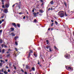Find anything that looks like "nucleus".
<instances>
[{
	"label": "nucleus",
	"mask_w": 74,
	"mask_h": 74,
	"mask_svg": "<svg viewBox=\"0 0 74 74\" xmlns=\"http://www.w3.org/2000/svg\"><path fill=\"white\" fill-rule=\"evenodd\" d=\"M62 11H60L58 12V15L61 18H63L64 16V14L62 13Z\"/></svg>",
	"instance_id": "obj_1"
},
{
	"label": "nucleus",
	"mask_w": 74,
	"mask_h": 74,
	"mask_svg": "<svg viewBox=\"0 0 74 74\" xmlns=\"http://www.w3.org/2000/svg\"><path fill=\"white\" fill-rule=\"evenodd\" d=\"M66 69L68 70H71V71H73V68L72 67H69L68 66H66Z\"/></svg>",
	"instance_id": "obj_2"
},
{
	"label": "nucleus",
	"mask_w": 74,
	"mask_h": 74,
	"mask_svg": "<svg viewBox=\"0 0 74 74\" xmlns=\"http://www.w3.org/2000/svg\"><path fill=\"white\" fill-rule=\"evenodd\" d=\"M65 57L66 59H69L70 58V54H67L65 56Z\"/></svg>",
	"instance_id": "obj_3"
},
{
	"label": "nucleus",
	"mask_w": 74,
	"mask_h": 74,
	"mask_svg": "<svg viewBox=\"0 0 74 74\" xmlns=\"http://www.w3.org/2000/svg\"><path fill=\"white\" fill-rule=\"evenodd\" d=\"M29 51H30V52L29 53L28 57H30V53H33L32 51V50H30Z\"/></svg>",
	"instance_id": "obj_4"
},
{
	"label": "nucleus",
	"mask_w": 74,
	"mask_h": 74,
	"mask_svg": "<svg viewBox=\"0 0 74 74\" xmlns=\"http://www.w3.org/2000/svg\"><path fill=\"white\" fill-rule=\"evenodd\" d=\"M26 68L27 69H31L30 67V66H29L28 65H27L26 66Z\"/></svg>",
	"instance_id": "obj_5"
},
{
	"label": "nucleus",
	"mask_w": 74,
	"mask_h": 74,
	"mask_svg": "<svg viewBox=\"0 0 74 74\" xmlns=\"http://www.w3.org/2000/svg\"><path fill=\"white\" fill-rule=\"evenodd\" d=\"M12 25L13 26H14L15 27H16V24H15V23H12Z\"/></svg>",
	"instance_id": "obj_6"
},
{
	"label": "nucleus",
	"mask_w": 74,
	"mask_h": 74,
	"mask_svg": "<svg viewBox=\"0 0 74 74\" xmlns=\"http://www.w3.org/2000/svg\"><path fill=\"white\" fill-rule=\"evenodd\" d=\"M46 48L48 49L49 48H51V46L47 45L46 46Z\"/></svg>",
	"instance_id": "obj_7"
},
{
	"label": "nucleus",
	"mask_w": 74,
	"mask_h": 74,
	"mask_svg": "<svg viewBox=\"0 0 74 74\" xmlns=\"http://www.w3.org/2000/svg\"><path fill=\"white\" fill-rule=\"evenodd\" d=\"M11 35L12 36H15V34H14V33L13 32L11 33Z\"/></svg>",
	"instance_id": "obj_8"
},
{
	"label": "nucleus",
	"mask_w": 74,
	"mask_h": 74,
	"mask_svg": "<svg viewBox=\"0 0 74 74\" xmlns=\"http://www.w3.org/2000/svg\"><path fill=\"white\" fill-rule=\"evenodd\" d=\"M7 11L8 10L7 9H5L3 11V12H5V13H7Z\"/></svg>",
	"instance_id": "obj_9"
},
{
	"label": "nucleus",
	"mask_w": 74,
	"mask_h": 74,
	"mask_svg": "<svg viewBox=\"0 0 74 74\" xmlns=\"http://www.w3.org/2000/svg\"><path fill=\"white\" fill-rule=\"evenodd\" d=\"M53 1H52L51 2H50V3H49L50 4H53Z\"/></svg>",
	"instance_id": "obj_10"
},
{
	"label": "nucleus",
	"mask_w": 74,
	"mask_h": 74,
	"mask_svg": "<svg viewBox=\"0 0 74 74\" xmlns=\"http://www.w3.org/2000/svg\"><path fill=\"white\" fill-rule=\"evenodd\" d=\"M64 5H65V7H67V4L66 3V2H65V1H64Z\"/></svg>",
	"instance_id": "obj_11"
},
{
	"label": "nucleus",
	"mask_w": 74,
	"mask_h": 74,
	"mask_svg": "<svg viewBox=\"0 0 74 74\" xmlns=\"http://www.w3.org/2000/svg\"><path fill=\"white\" fill-rule=\"evenodd\" d=\"M32 71H35V68L34 67H33L32 68Z\"/></svg>",
	"instance_id": "obj_12"
},
{
	"label": "nucleus",
	"mask_w": 74,
	"mask_h": 74,
	"mask_svg": "<svg viewBox=\"0 0 74 74\" xmlns=\"http://www.w3.org/2000/svg\"><path fill=\"white\" fill-rule=\"evenodd\" d=\"M2 51V53H4V52H5V49H3Z\"/></svg>",
	"instance_id": "obj_13"
},
{
	"label": "nucleus",
	"mask_w": 74,
	"mask_h": 74,
	"mask_svg": "<svg viewBox=\"0 0 74 74\" xmlns=\"http://www.w3.org/2000/svg\"><path fill=\"white\" fill-rule=\"evenodd\" d=\"M39 11L41 13H43V12H44V11L42 10H40Z\"/></svg>",
	"instance_id": "obj_14"
},
{
	"label": "nucleus",
	"mask_w": 74,
	"mask_h": 74,
	"mask_svg": "<svg viewBox=\"0 0 74 74\" xmlns=\"http://www.w3.org/2000/svg\"><path fill=\"white\" fill-rule=\"evenodd\" d=\"M33 14L34 15V16H37V14H36V13L34 12L33 13Z\"/></svg>",
	"instance_id": "obj_15"
},
{
	"label": "nucleus",
	"mask_w": 74,
	"mask_h": 74,
	"mask_svg": "<svg viewBox=\"0 0 74 74\" xmlns=\"http://www.w3.org/2000/svg\"><path fill=\"white\" fill-rule=\"evenodd\" d=\"M5 5L6 7L7 8H8L9 7V5L8 4H6Z\"/></svg>",
	"instance_id": "obj_16"
},
{
	"label": "nucleus",
	"mask_w": 74,
	"mask_h": 74,
	"mask_svg": "<svg viewBox=\"0 0 74 74\" xmlns=\"http://www.w3.org/2000/svg\"><path fill=\"white\" fill-rule=\"evenodd\" d=\"M17 25L18 27H20V24H17Z\"/></svg>",
	"instance_id": "obj_17"
},
{
	"label": "nucleus",
	"mask_w": 74,
	"mask_h": 74,
	"mask_svg": "<svg viewBox=\"0 0 74 74\" xmlns=\"http://www.w3.org/2000/svg\"><path fill=\"white\" fill-rule=\"evenodd\" d=\"M5 74H7V71H5L3 72Z\"/></svg>",
	"instance_id": "obj_18"
},
{
	"label": "nucleus",
	"mask_w": 74,
	"mask_h": 74,
	"mask_svg": "<svg viewBox=\"0 0 74 74\" xmlns=\"http://www.w3.org/2000/svg\"><path fill=\"white\" fill-rule=\"evenodd\" d=\"M9 64V66L11 67V66H12V64H11V62H10Z\"/></svg>",
	"instance_id": "obj_19"
},
{
	"label": "nucleus",
	"mask_w": 74,
	"mask_h": 74,
	"mask_svg": "<svg viewBox=\"0 0 74 74\" xmlns=\"http://www.w3.org/2000/svg\"><path fill=\"white\" fill-rule=\"evenodd\" d=\"M11 30L12 31H13L14 30V28H13L12 27H11L10 28Z\"/></svg>",
	"instance_id": "obj_20"
},
{
	"label": "nucleus",
	"mask_w": 74,
	"mask_h": 74,
	"mask_svg": "<svg viewBox=\"0 0 74 74\" xmlns=\"http://www.w3.org/2000/svg\"><path fill=\"white\" fill-rule=\"evenodd\" d=\"M18 38H19L18 36H16V37H15V38H16V39H17Z\"/></svg>",
	"instance_id": "obj_21"
},
{
	"label": "nucleus",
	"mask_w": 74,
	"mask_h": 74,
	"mask_svg": "<svg viewBox=\"0 0 74 74\" xmlns=\"http://www.w3.org/2000/svg\"><path fill=\"white\" fill-rule=\"evenodd\" d=\"M34 56L35 57H37V54H36V53H34Z\"/></svg>",
	"instance_id": "obj_22"
},
{
	"label": "nucleus",
	"mask_w": 74,
	"mask_h": 74,
	"mask_svg": "<svg viewBox=\"0 0 74 74\" xmlns=\"http://www.w3.org/2000/svg\"><path fill=\"white\" fill-rule=\"evenodd\" d=\"M3 40L2 39H0V43H2Z\"/></svg>",
	"instance_id": "obj_23"
},
{
	"label": "nucleus",
	"mask_w": 74,
	"mask_h": 74,
	"mask_svg": "<svg viewBox=\"0 0 74 74\" xmlns=\"http://www.w3.org/2000/svg\"><path fill=\"white\" fill-rule=\"evenodd\" d=\"M46 42H47V44H49V41H48V40H46Z\"/></svg>",
	"instance_id": "obj_24"
},
{
	"label": "nucleus",
	"mask_w": 74,
	"mask_h": 74,
	"mask_svg": "<svg viewBox=\"0 0 74 74\" xmlns=\"http://www.w3.org/2000/svg\"><path fill=\"white\" fill-rule=\"evenodd\" d=\"M54 48L55 49H56V50H58V48H56V46H54Z\"/></svg>",
	"instance_id": "obj_25"
},
{
	"label": "nucleus",
	"mask_w": 74,
	"mask_h": 74,
	"mask_svg": "<svg viewBox=\"0 0 74 74\" xmlns=\"http://www.w3.org/2000/svg\"><path fill=\"white\" fill-rule=\"evenodd\" d=\"M6 56H7V57H10V54L7 55Z\"/></svg>",
	"instance_id": "obj_26"
},
{
	"label": "nucleus",
	"mask_w": 74,
	"mask_h": 74,
	"mask_svg": "<svg viewBox=\"0 0 74 74\" xmlns=\"http://www.w3.org/2000/svg\"><path fill=\"white\" fill-rule=\"evenodd\" d=\"M2 65H3V63H0V67H2Z\"/></svg>",
	"instance_id": "obj_27"
},
{
	"label": "nucleus",
	"mask_w": 74,
	"mask_h": 74,
	"mask_svg": "<svg viewBox=\"0 0 74 74\" xmlns=\"http://www.w3.org/2000/svg\"><path fill=\"white\" fill-rule=\"evenodd\" d=\"M15 44L16 45H18V43L16 42H15Z\"/></svg>",
	"instance_id": "obj_28"
},
{
	"label": "nucleus",
	"mask_w": 74,
	"mask_h": 74,
	"mask_svg": "<svg viewBox=\"0 0 74 74\" xmlns=\"http://www.w3.org/2000/svg\"><path fill=\"white\" fill-rule=\"evenodd\" d=\"M65 15L66 16H67V14H66V12L65 13Z\"/></svg>",
	"instance_id": "obj_29"
},
{
	"label": "nucleus",
	"mask_w": 74,
	"mask_h": 74,
	"mask_svg": "<svg viewBox=\"0 0 74 74\" xmlns=\"http://www.w3.org/2000/svg\"><path fill=\"white\" fill-rule=\"evenodd\" d=\"M49 50L50 51V52H52V49L51 48H50L49 49Z\"/></svg>",
	"instance_id": "obj_30"
},
{
	"label": "nucleus",
	"mask_w": 74,
	"mask_h": 74,
	"mask_svg": "<svg viewBox=\"0 0 74 74\" xmlns=\"http://www.w3.org/2000/svg\"><path fill=\"white\" fill-rule=\"evenodd\" d=\"M50 10H51V11H52V10H55V8H51Z\"/></svg>",
	"instance_id": "obj_31"
},
{
	"label": "nucleus",
	"mask_w": 74,
	"mask_h": 74,
	"mask_svg": "<svg viewBox=\"0 0 74 74\" xmlns=\"http://www.w3.org/2000/svg\"><path fill=\"white\" fill-rule=\"evenodd\" d=\"M36 21H37V20L36 19H35V20H34V22H36Z\"/></svg>",
	"instance_id": "obj_32"
},
{
	"label": "nucleus",
	"mask_w": 74,
	"mask_h": 74,
	"mask_svg": "<svg viewBox=\"0 0 74 74\" xmlns=\"http://www.w3.org/2000/svg\"><path fill=\"white\" fill-rule=\"evenodd\" d=\"M2 58H3V57H2V56L1 55L0 57V59H2Z\"/></svg>",
	"instance_id": "obj_33"
},
{
	"label": "nucleus",
	"mask_w": 74,
	"mask_h": 74,
	"mask_svg": "<svg viewBox=\"0 0 74 74\" xmlns=\"http://www.w3.org/2000/svg\"><path fill=\"white\" fill-rule=\"evenodd\" d=\"M13 55L15 56V57H16V55L15 54V53H14V54H13Z\"/></svg>",
	"instance_id": "obj_34"
},
{
	"label": "nucleus",
	"mask_w": 74,
	"mask_h": 74,
	"mask_svg": "<svg viewBox=\"0 0 74 74\" xmlns=\"http://www.w3.org/2000/svg\"><path fill=\"white\" fill-rule=\"evenodd\" d=\"M55 23L56 24V25H58V23H57V21H55Z\"/></svg>",
	"instance_id": "obj_35"
},
{
	"label": "nucleus",
	"mask_w": 74,
	"mask_h": 74,
	"mask_svg": "<svg viewBox=\"0 0 74 74\" xmlns=\"http://www.w3.org/2000/svg\"><path fill=\"white\" fill-rule=\"evenodd\" d=\"M4 47H5V48H7L8 46L6 45H4Z\"/></svg>",
	"instance_id": "obj_36"
},
{
	"label": "nucleus",
	"mask_w": 74,
	"mask_h": 74,
	"mask_svg": "<svg viewBox=\"0 0 74 74\" xmlns=\"http://www.w3.org/2000/svg\"><path fill=\"white\" fill-rule=\"evenodd\" d=\"M2 31H3L2 30H0V33H2Z\"/></svg>",
	"instance_id": "obj_37"
},
{
	"label": "nucleus",
	"mask_w": 74,
	"mask_h": 74,
	"mask_svg": "<svg viewBox=\"0 0 74 74\" xmlns=\"http://www.w3.org/2000/svg\"><path fill=\"white\" fill-rule=\"evenodd\" d=\"M43 4H44V3H42L41 5V6L42 7V6L43 5Z\"/></svg>",
	"instance_id": "obj_38"
},
{
	"label": "nucleus",
	"mask_w": 74,
	"mask_h": 74,
	"mask_svg": "<svg viewBox=\"0 0 74 74\" xmlns=\"http://www.w3.org/2000/svg\"><path fill=\"white\" fill-rule=\"evenodd\" d=\"M18 8H19V9H21V8H20V6H19V5H18Z\"/></svg>",
	"instance_id": "obj_39"
},
{
	"label": "nucleus",
	"mask_w": 74,
	"mask_h": 74,
	"mask_svg": "<svg viewBox=\"0 0 74 74\" xmlns=\"http://www.w3.org/2000/svg\"><path fill=\"white\" fill-rule=\"evenodd\" d=\"M1 71H2V72H4V70H3V69H2V70Z\"/></svg>",
	"instance_id": "obj_40"
},
{
	"label": "nucleus",
	"mask_w": 74,
	"mask_h": 74,
	"mask_svg": "<svg viewBox=\"0 0 74 74\" xmlns=\"http://www.w3.org/2000/svg\"><path fill=\"white\" fill-rule=\"evenodd\" d=\"M15 49L16 50V51H18V49H16V48H15Z\"/></svg>",
	"instance_id": "obj_41"
},
{
	"label": "nucleus",
	"mask_w": 74,
	"mask_h": 74,
	"mask_svg": "<svg viewBox=\"0 0 74 74\" xmlns=\"http://www.w3.org/2000/svg\"><path fill=\"white\" fill-rule=\"evenodd\" d=\"M2 23V21H1V20H0V25Z\"/></svg>",
	"instance_id": "obj_42"
},
{
	"label": "nucleus",
	"mask_w": 74,
	"mask_h": 74,
	"mask_svg": "<svg viewBox=\"0 0 74 74\" xmlns=\"http://www.w3.org/2000/svg\"><path fill=\"white\" fill-rule=\"evenodd\" d=\"M8 51H11V49H9L8 50Z\"/></svg>",
	"instance_id": "obj_43"
},
{
	"label": "nucleus",
	"mask_w": 74,
	"mask_h": 74,
	"mask_svg": "<svg viewBox=\"0 0 74 74\" xmlns=\"http://www.w3.org/2000/svg\"><path fill=\"white\" fill-rule=\"evenodd\" d=\"M8 72H10V69H8Z\"/></svg>",
	"instance_id": "obj_44"
},
{
	"label": "nucleus",
	"mask_w": 74,
	"mask_h": 74,
	"mask_svg": "<svg viewBox=\"0 0 74 74\" xmlns=\"http://www.w3.org/2000/svg\"><path fill=\"white\" fill-rule=\"evenodd\" d=\"M2 8H4V5H2Z\"/></svg>",
	"instance_id": "obj_45"
},
{
	"label": "nucleus",
	"mask_w": 74,
	"mask_h": 74,
	"mask_svg": "<svg viewBox=\"0 0 74 74\" xmlns=\"http://www.w3.org/2000/svg\"><path fill=\"white\" fill-rule=\"evenodd\" d=\"M0 62H3V61L2 60H1Z\"/></svg>",
	"instance_id": "obj_46"
},
{
	"label": "nucleus",
	"mask_w": 74,
	"mask_h": 74,
	"mask_svg": "<svg viewBox=\"0 0 74 74\" xmlns=\"http://www.w3.org/2000/svg\"><path fill=\"white\" fill-rule=\"evenodd\" d=\"M32 12H34V9H33V10H32Z\"/></svg>",
	"instance_id": "obj_47"
},
{
	"label": "nucleus",
	"mask_w": 74,
	"mask_h": 74,
	"mask_svg": "<svg viewBox=\"0 0 74 74\" xmlns=\"http://www.w3.org/2000/svg\"><path fill=\"white\" fill-rule=\"evenodd\" d=\"M15 4H14V5H13L12 6V7H14L15 6Z\"/></svg>",
	"instance_id": "obj_48"
},
{
	"label": "nucleus",
	"mask_w": 74,
	"mask_h": 74,
	"mask_svg": "<svg viewBox=\"0 0 74 74\" xmlns=\"http://www.w3.org/2000/svg\"><path fill=\"white\" fill-rule=\"evenodd\" d=\"M53 23H52L51 25V26H53Z\"/></svg>",
	"instance_id": "obj_49"
},
{
	"label": "nucleus",
	"mask_w": 74,
	"mask_h": 74,
	"mask_svg": "<svg viewBox=\"0 0 74 74\" xmlns=\"http://www.w3.org/2000/svg\"><path fill=\"white\" fill-rule=\"evenodd\" d=\"M25 18H26V17H25V16H24L23 17V19H25Z\"/></svg>",
	"instance_id": "obj_50"
},
{
	"label": "nucleus",
	"mask_w": 74,
	"mask_h": 74,
	"mask_svg": "<svg viewBox=\"0 0 74 74\" xmlns=\"http://www.w3.org/2000/svg\"><path fill=\"white\" fill-rule=\"evenodd\" d=\"M1 46L2 47H3V46H4V45H1Z\"/></svg>",
	"instance_id": "obj_51"
},
{
	"label": "nucleus",
	"mask_w": 74,
	"mask_h": 74,
	"mask_svg": "<svg viewBox=\"0 0 74 74\" xmlns=\"http://www.w3.org/2000/svg\"><path fill=\"white\" fill-rule=\"evenodd\" d=\"M21 71H22L23 72V73H24V71H23V70L22 69L21 70Z\"/></svg>",
	"instance_id": "obj_52"
},
{
	"label": "nucleus",
	"mask_w": 74,
	"mask_h": 74,
	"mask_svg": "<svg viewBox=\"0 0 74 74\" xmlns=\"http://www.w3.org/2000/svg\"><path fill=\"white\" fill-rule=\"evenodd\" d=\"M24 74H27V72H25L24 73Z\"/></svg>",
	"instance_id": "obj_53"
},
{
	"label": "nucleus",
	"mask_w": 74,
	"mask_h": 74,
	"mask_svg": "<svg viewBox=\"0 0 74 74\" xmlns=\"http://www.w3.org/2000/svg\"><path fill=\"white\" fill-rule=\"evenodd\" d=\"M15 4L18 5L19 4V3H16Z\"/></svg>",
	"instance_id": "obj_54"
},
{
	"label": "nucleus",
	"mask_w": 74,
	"mask_h": 74,
	"mask_svg": "<svg viewBox=\"0 0 74 74\" xmlns=\"http://www.w3.org/2000/svg\"><path fill=\"white\" fill-rule=\"evenodd\" d=\"M39 14V12H37V14Z\"/></svg>",
	"instance_id": "obj_55"
},
{
	"label": "nucleus",
	"mask_w": 74,
	"mask_h": 74,
	"mask_svg": "<svg viewBox=\"0 0 74 74\" xmlns=\"http://www.w3.org/2000/svg\"><path fill=\"white\" fill-rule=\"evenodd\" d=\"M51 22H53V21L52 20H51Z\"/></svg>",
	"instance_id": "obj_56"
},
{
	"label": "nucleus",
	"mask_w": 74,
	"mask_h": 74,
	"mask_svg": "<svg viewBox=\"0 0 74 74\" xmlns=\"http://www.w3.org/2000/svg\"><path fill=\"white\" fill-rule=\"evenodd\" d=\"M7 61H8L6 59L5 60V62H7Z\"/></svg>",
	"instance_id": "obj_57"
},
{
	"label": "nucleus",
	"mask_w": 74,
	"mask_h": 74,
	"mask_svg": "<svg viewBox=\"0 0 74 74\" xmlns=\"http://www.w3.org/2000/svg\"><path fill=\"white\" fill-rule=\"evenodd\" d=\"M19 3L20 4H21V2L20 1V2H19Z\"/></svg>",
	"instance_id": "obj_58"
},
{
	"label": "nucleus",
	"mask_w": 74,
	"mask_h": 74,
	"mask_svg": "<svg viewBox=\"0 0 74 74\" xmlns=\"http://www.w3.org/2000/svg\"><path fill=\"white\" fill-rule=\"evenodd\" d=\"M40 1L41 2H43V1H42V0H40Z\"/></svg>",
	"instance_id": "obj_59"
},
{
	"label": "nucleus",
	"mask_w": 74,
	"mask_h": 74,
	"mask_svg": "<svg viewBox=\"0 0 74 74\" xmlns=\"http://www.w3.org/2000/svg\"><path fill=\"white\" fill-rule=\"evenodd\" d=\"M22 14V12H20L19 13V14Z\"/></svg>",
	"instance_id": "obj_60"
},
{
	"label": "nucleus",
	"mask_w": 74,
	"mask_h": 74,
	"mask_svg": "<svg viewBox=\"0 0 74 74\" xmlns=\"http://www.w3.org/2000/svg\"><path fill=\"white\" fill-rule=\"evenodd\" d=\"M3 63H5V62H4V61H3Z\"/></svg>",
	"instance_id": "obj_61"
},
{
	"label": "nucleus",
	"mask_w": 74,
	"mask_h": 74,
	"mask_svg": "<svg viewBox=\"0 0 74 74\" xmlns=\"http://www.w3.org/2000/svg\"><path fill=\"white\" fill-rule=\"evenodd\" d=\"M1 1H2V2H4V0H2Z\"/></svg>",
	"instance_id": "obj_62"
},
{
	"label": "nucleus",
	"mask_w": 74,
	"mask_h": 74,
	"mask_svg": "<svg viewBox=\"0 0 74 74\" xmlns=\"http://www.w3.org/2000/svg\"><path fill=\"white\" fill-rule=\"evenodd\" d=\"M39 15H40V16H41V15H42L41 14H39Z\"/></svg>",
	"instance_id": "obj_63"
},
{
	"label": "nucleus",
	"mask_w": 74,
	"mask_h": 74,
	"mask_svg": "<svg viewBox=\"0 0 74 74\" xmlns=\"http://www.w3.org/2000/svg\"><path fill=\"white\" fill-rule=\"evenodd\" d=\"M2 22H3L4 21V19H3L2 20Z\"/></svg>",
	"instance_id": "obj_64"
}]
</instances>
